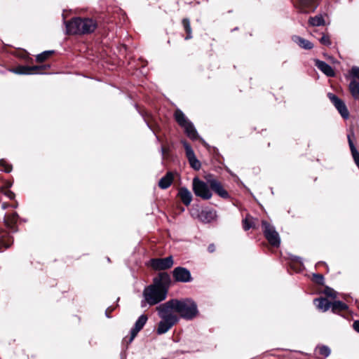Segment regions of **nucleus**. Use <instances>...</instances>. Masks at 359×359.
<instances>
[{"label": "nucleus", "instance_id": "4c0bfd02", "mask_svg": "<svg viewBox=\"0 0 359 359\" xmlns=\"http://www.w3.org/2000/svg\"><path fill=\"white\" fill-rule=\"evenodd\" d=\"M114 310V307L109 306L105 311V315L107 318H111L110 313Z\"/></svg>", "mask_w": 359, "mask_h": 359}, {"label": "nucleus", "instance_id": "39448f33", "mask_svg": "<svg viewBox=\"0 0 359 359\" xmlns=\"http://www.w3.org/2000/svg\"><path fill=\"white\" fill-rule=\"evenodd\" d=\"M193 191L196 196L204 200L210 199L212 195L208 183H205L197 177L193 180Z\"/></svg>", "mask_w": 359, "mask_h": 359}, {"label": "nucleus", "instance_id": "f3484780", "mask_svg": "<svg viewBox=\"0 0 359 359\" xmlns=\"http://www.w3.org/2000/svg\"><path fill=\"white\" fill-rule=\"evenodd\" d=\"M314 62L315 65L326 76L330 77L334 76V71L333 70L330 65L318 59L315 60Z\"/></svg>", "mask_w": 359, "mask_h": 359}, {"label": "nucleus", "instance_id": "b1692460", "mask_svg": "<svg viewBox=\"0 0 359 359\" xmlns=\"http://www.w3.org/2000/svg\"><path fill=\"white\" fill-rule=\"evenodd\" d=\"M349 90L355 100H359V83L355 80L350 82Z\"/></svg>", "mask_w": 359, "mask_h": 359}, {"label": "nucleus", "instance_id": "6e6552de", "mask_svg": "<svg viewBox=\"0 0 359 359\" xmlns=\"http://www.w3.org/2000/svg\"><path fill=\"white\" fill-rule=\"evenodd\" d=\"M174 264L173 258L169 256L165 258H154L150 260V265L156 271H163L170 269Z\"/></svg>", "mask_w": 359, "mask_h": 359}, {"label": "nucleus", "instance_id": "f03ea898", "mask_svg": "<svg viewBox=\"0 0 359 359\" xmlns=\"http://www.w3.org/2000/svg\"><path fill=\"white\" fill-rule=\"evenodd\" d=\"M67 33L69 34H88L95 31L97 23L91 18H74L65 22Z\"/></svg>", "mask_w": 359, "mask_h": 359}, {"label": "nucleus", "instance_id": "c85d7f7f", "mask_svg": "<svg viewBox=\"0 0 359 359\" xmlns=\"http://www.w3.org/2000/svg\"><path fill=\"white\" fill-rule=\"evenodd\" d=\"M190 166L195 170H198L201 167V163L198 158H188Z\"/></svg>", "mask_w": 359, "mask_h": 359}, {"label": "nucleus", "instance_id": "7ed1b4c3", "mask_svg": "<svg viewBox=\"0 0 359 359\" xmlns=\"http://www.w3.org/2000/svg\"><path fill=\"white\" fill-rule=\"evenodd\" d=\"M175 312L186 320H192L198 313L197 304L191 299H175Z\"/></svg>", "mask_w": 359, "mask_h": 359}, {"label": "nucleus", "instance_id": "f257e3e1", "mask_svg": "<svg viewBox=\"0 0 359 359\" xmlns=\"http://www.w3.org/2000/svg\"><path fill=\"white\" fill-rule=\"evenodd\" d=\"M170 283V277L168 273H159L153 280V284L146 287L143 291L144 300L141 302V306L144 307L146 304L150 306L156 305L165 300L167 297L168 287Z\"/></svg>", "mask_w": 359, "mask_h": 359}, {"label": "nucleus", "instance_id": "1a4fd4ad", "mask_svg": "<svg viewBox=\"0 0 359 359\" xmlns=\"http://www.w3.org/2000/svg\"><path fill=\"white\" fill-rule=\"evenodd\" d=\"M327 97L335 107V108L337 109L340 115L342 116V118L344 119H348L349 117V112L344 102L339 98L337 95L331 93L327 94Z\"/></svg>", "mask_w": 359, "mask_h": 359}, {"label": "nucleus", "instance_id": "58836bf2", "mask_svg": "<svg viewBox=\"0 0 359 359\" xmlns=\"http://www.w3.org/2000/svg\"><path fill=\"white\" fill-rule=\"evenodd\" d=\"M242 224L243 229L245 231H247V216L243 218Z\"/></svg>", "mask_w": 359, "mask_h": 359}, {"label": "nucleus", "instance_id": "5701e85b", "mask_svg": "<svg viewBox=\"0 0 359 359\" xmlns=\"http://www.w3.org/2000/svg\"><path fill=\"white\" fill-rule=\"evenodd\" d=\"M325 20L323 14L317 15L314 17H310L309 19V25L312 27L323 26Z\"/></svg>", "mask_w": 359, "mask_h": 359}, {"label": "nucleus", "instance_id": "dca6fc26", "mask_svg": "<svg viewBox=\"0 0 359 359\" xmlns=\"http://www.w3.org/2000/svg\"><path fill=\"white\" fill-rule=\"evenodd\" d=\"M217 217L216 211L213 210H202L198 215V219L203 223H210Z\"/></svg>", "mask_w": 359, "mask_h": 359}, {"label": "nucleus", "instance_id": "9b49d317", "mask_svg": "<svg viewBox=\"0 0 359 359\" xmlns=\"http://www.w3.org/2000/svg\"><path fill=\"white\" fill-rule=\"evenodd\" d=\"M172 276L175 281L180 283H189L193 280L189 270L182 266L175 268L172 271Z\"/></svg>", "mask_w": 359, "mask_h": 359}, {"label": "nucleus", "instance_id": "a211bd4d", "mask_svg": "<svg viewBox=\"0 0 359 359\" xmlns=\"http://www.w3.org/2000/svg\"><path fill=\"white\" fill-rule=\"evenodd\" d=\"M178 196L182 202L187 206L190 205L192 201V195L189 190L186 187H181L178 191Z\"/></svg>", "mask_w": 359, "mask_h": 359}, {"label": "nucleus", "instance_id": "c03bdc74", "mask_svg": "<svg viewBox=\"0 0 359 359\" xmlns=\"http://www.w3.org/2000/svg\"><path fill=\"white\" fill-rule=\"evenodd\" d=\"M301 259H302V258H301V257H297V260L298 262H300V260H301Z\"/></svg>", "mask_w": 359, "mask_h": 359}, {"label": "nucleus", "instance_id": "412c9836", "mask_svg": "<svg viewBox=\"0 0 359 359\" xmlns=\"http://www.w3.org/2000/svg\"><path fill=\"white\" fill-rule=\"evenodd\" d=\"M173 175L171 172H168L165 176L160 179L158 187L162 189H168L173 182Z\"/></svg>", "mask_w": 359, "mask_h": 359}, {"label": "nucleus", "instance_id": "393cba45", "mask_svg": "<svg viewBox=\"0 0 359 359\" xmlns=\"http://www.w3.org/2000/svg\"><path fill=\"white\" fill-rule=\"evenodd\" d=\"M331 308L334 313H337L346 310L347 309V305L342 302L335 301L331 304Z\"/></svg>", "mask_w": 359, "mask_h": 359}, {"label": "nucleus", "instance_id": "72a5a7b5", "mask_svg": "<svg viewBox=\"0 0 359 359\" xmlns=\"http://www.w3.org/2000/svg\"><path fill=\"white\" fill-rule=\"evenodd\" d=\"M350 74L352 76L359 79V67H353L351 69Z\"/></svg>", "mask_w": 359, "mask_h": 359}, {"label": "nucleus", "instance_id": "6ab92c4d", "mask_svg": "<svg viewBox=\"0 0 359 359\" xmlns=\"http://www.w3.org/2000/svg\"><path fill=\"white\" fill-rule=\"evenodd\" d=\"M292 41L299 47L305 50H311L313 48V44L309 40L299 36L294 35L292 37Z\"/></svg>", "mask_w": 359, "mask_h": 359}, {"label": "nucleus", "instance_id": "37998d69", "mask_svg": "<svg viewBox=\"0 0 359 359\" xmlns=\"http://www.w3.org/2000/svg\"><path fill=\"white\" fill-rule=\"evenodd\" d=\"M355 163L358 167H359V158H354Z\"/></svg>", "mask_w": 359, "mask_h": 359}, {"label": "nucleus", "instance_id": "a878e982", "mask_svg": "<svg viewBox=\"0 0 359 359\" xmlns=\"http://www.w3.org/2000/svg\"><path fill=\"white\" fill-rule=\"evenodd\" d=\"M182 25L185 32H187V36L185 37L186 40L190 39L192 38V31L190 25V21L188 18H184L182 20Z\"/></svg>", "mask_w": 359, "mask_h": 359}, {"label": "nucleus", "instance_id": "2f4dec72", "mask_svg": "<svg viewBox=\"0 0 359 359\" xmlns=\"http://www.w3.org/2000/svg\"><path fill=\"white\" fill-rule=\"evenodd\" d=\"M184 146L186 151L187 157H195L193 149L187 142H184Z\"/></svg>", "mask_w": 359, "mask_h": 359}, {"label": "nucleus", "instance_id": "a19ab883", "mask_svg": "<svg viewBox=\"0 0 359 359\" xmlns=\"http://www.w3.org/2000/svg\"><path fill=\"white\" fill-rule=\"evenodd\" d=\"M353 327L355 331L359 332V320H356L353 323Z\"/></svg>", "mask_w": 359, "mask_h": 359}, {"label": "nucleus", "instance_id": "20e7f679", "mask_svg": "<svg viewBox=\"0 0 359 359\" xmlns=\"http://www.w3.org/2000/svg\"><path fill=\"white\" fill-rule=\"evenodd\" d=\"M174 116L176 121L184 129L188 137L192 140H200L201 142H204L203 140L199 137L193 123L188 119L182 111L177 109L175 111Z\"/></svg>", "mask_w": 359, "mask_h": 359}, {"label": "nucleus", "instance_id": "c9c22d12", "mask_svg": "<svg viewBox=\"0 0 359 359\" xmlns=\"http://www.w3.org/2000/svg\"><path fill=\"white\" fill-rule=\"evenodd\" d=\"M4 194L10 199H13L15 198V194L11 190H5Z\"/></svg>", "mask_w": 359, "mask_h": 359}, {"label": "nucleus", "instance_id": "0eeeda50", "mask_svg": "<svg viewBox=\"0 0 359 359\" xmlns=\"http://www.w3.org/2000/svg\"><path fill=\"white\" fill-rule=\"evenodd\" d=\"M262 228L264 236L269 243L273 247H278L280 243V238L274 226H271L267 222L263 221Z\"/></svg>", "mask_w": 359, "mask_h": 359}, {"label": "nucleus", "instance_id": "bb28decb", "mask_svg": "<svg viewBox=\"0 0 359 359\" xmlns=\"http://www.w3.org/2000/svg\"><path fill=\"white\" fill-rule=\"evenodd\" d=\"M12 165L6 158H0V171L10 172L12 170Z\"/></svg>", "mask_w": 359, "mask_h": 359}, {"label": "nucleus", "instance_id": "f8f14e48", "mask_svg": "<svg viewBox=\"0 0 359 359\" xmlns=\"http://www.w3.org/2000/svg\"><path fill=\"white\" fill-rule=\"evenodd\" d=\"M147 320L148 317L145 314H142L138 318V319L135 323L134 327L130 330V336L127 341L128 344H130L134 340L137 333L145 325Z\"/></svg>", "mask_w": 359, "mask_h": 359}, {"label": "nucleus", "instance_id": "2eb2a0df", "mask_svg": "<svg viewBox=\"0 0 359 359\" xmlns=\"http://www.w3.org/2000/svg\"><path fill=\"white\" fill-rule=\"evenodd\" d=\"M13 242V237L5 231H0V251L9 248Z\"/></svg>", "mask_w": 359, "mask_h": 359}, {"label": "nucleus", "instance_id": "e433bc0d", "mask_svg": "<svg viewBox=\"0 0 359 359\" xmlns=\"http://www.w3.org/2000/svg\"><path fill=\"white\" fill-rule=\"evenodd\" d=\"M316 281L318 283H321L323 280V276L320 274H314L313 275Z\"/></svg>", "mask_w": 359, "mask_h": 359}, {"label": "nucleus", "instance_id": "423d86ee", "mask_svg": "<svg viewBox=\"0 0 359 359\" xmlns=\"http://www.w3.org/2000/svg\"><path fill=\"white\" fill-rule=\"evenodd\" d=\"M175 299H170L163 304H160L156 307L158 315L161 318L168 319V318L172 319H179L177 316L173 313L175 312Z\"/></svg>", "mask_w": 359, "mask_h": 359}, {"label": "nucleus", "instance_id": "473e14b6", "mask_svg": "<svg viewBox=\"0 0 359 359\" xmlns=\"http://www.w3.org/2000/svg\"><path fill=\"white\" fill-rule=\"evenodd\" d=\"M320 42L325 46H329L331 45V40L330 39L329 35L323 34V36L320 39Z\"/></svg>", "mask_w": 359, "mask_h": 359}, {"label": "nucleus", "instance_id": "aec40b11", "mask_svg": "<svg viewBox=\"0 0 359 359\" xmlns=\"http://www.w3.org/2000/svg\"><path fill=\"white\" fill-rule=\"evenodd\" d=\"M18 219V215L17 212H13L11 215H7L4 218L6 225L13 231H16V223Z\"/></svg>", "mask_w": 359, "mask_h": 359}, {"label": "nucleus", "instance_id": "ddd939ff", "mask_svg": "<svg viewBox=\"0 0 359 359\" xmlns=\"http://www.w3.org/2000/svg\"><path fill=\"white\" fill-rule=\"evenodd\" d=\"M43 69H44V66H18L10 71L16 74H33L41 73V70Z\"/></svg>", "mask_w": 359, "mask_h": 359}, {"label": "nucleus", "instance_id": "4468645a", "mask_svg": "<svg viewBox=\"0 0 359 359\" xmlns=\"http://www.w3.org/2000/svg\"><path fill=\"white\" fill-rule=\"evenodd\" d=\"M161 319L156 330V333L159 335L166 333L179 320V319H172V318Z\"/></svg>", "mask_w": 359, "mask_h": 359}, {"label": "nucleus", "instance_id": "4be33fe9", "mask_svg": "<svg viewBox=\"0 0 359 359\" xmlns=\"http://www.w3.org/2000/svg\"><path fill=\"white\" fill-rule=\"evenodd\" d=\"M314 304L322 311H326L331 307L330 302L325 298L316 299Z\"/></svg>", "mask_w": 359, "mask_h": 359}, {"label": "nucleus", "instance_id": "7c9ffc66", "mask_svg": "<svg viewBox=\"0 0 359 359\" xmlns=\"http://www.w3.org/2000/svg\"><path fill=\"white\" fill-rule=\"evenodd\" d=\"M318 349H319L320 354H321L325 357L329 356L331 353L330 348L327 346L323 345V346H318Z\"/></svg>", "mask_w": 359, "mask_h": 359}, {"label": "nucleus", "instance_id": "f704fd0d", "mask_svg": "<svg viewBox=\"0 0 359 359\" xmlns=\"http://www.w3.org/2000/svg\"><path fill=\"white\" fill-rule=\"evenodd\" d=\"M325 294L328 297H334V298L336 297L335 291L331 288H326L325 290Z\"/></svg>", "mask_w": 359, "mask_h": 359}, {"label": "nucleus", "instance_id": "9d476101", "mask_svg": "<svg viewBox=\"0 0 359 359\" xmlns=\"http://www.w3.org/2000/svg\"><path fill=\"white\" fill-rule=\"evenodd\" d=\"M206 180L210 189L219 196L224 199L229 198V194L228 191L225 190L223 185L219 180L211 176L207 177Z\"/></svg>", "mask_w": 359, "mask_h": 359}, {"label": "nucleus", "instance_id": "ea45409f", "mask_svg": "<svg viewBox=\"0 0 359 359\" xmlns=\"http://www.w3.org/2000/svg\"><path fill=\"white\" fill-rule=\"evenodd\" d=\"M208 250L209 252L212 253L215 250V246L214 244H210L208 247Z\"/></svg>", "mask_w": 359, "mask_h": 359}, {"label": "nucleus", "instance_id": "79ce46f5", "mask_svg": "<svg viewBox=\"0 0 359 359\" xmlns=\"http://www.w3.org/2000/svg\"><path fill=\"white\" fill-rule=\"evenodd\" d=\"M255 226V222L250 221V219L248 218V229L252 228V227H254Z\"/></svg>", "mask_w": 359, "mask_h": 359}, {"label": "nucleus", "instance_id": "cd10ccee", "mask_svg": "<svg viewBox=\"0 0 359 359\" xmlns=\"http://www.w3.org/2000/svg\"><path fill=\"white\" fill-rule=\"evenodd\" d=\"M53 53V50H46L43 53L39 54L36 57V60L38 62H42L46 60L50 55H51Z\"/></svg>", "mask_w": 359, "mask_h": 359}, {"label": "nucleus", "instance_id": "c756f323", "mask_svg": "<svg viewBox=\"0 0 359 359\" xmlns=\"http://www.w3.org/2000/svg\"><path fill=\"white\" fill-rule=\"evenodd\" d=\"M348 144H349L351 151L352 152L353 157V158L359 157V153L357 151V150L351 139V136L349 135H348Z\"/></svg>", "mask_w": 359, "mask_h": 359}]
</instances>
